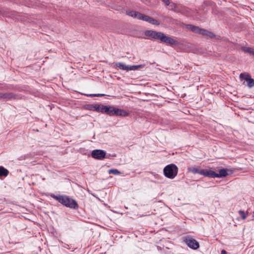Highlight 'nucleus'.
Segmentation results:
<instances>
[{
	"label": "nucleus",
	"mask_w": 254,
	"mask_h": 254,
	"mask_svg": "<svg viewBox=\"0 0 254 254\" xmlns=\"http://www.w3.org/2000/svg\"><path fill=\"white\" fill-rule=\"evenodd\" d=\"M144 65L143 64H139V65H129L128 66V71L129 70H138L139 68L144 67Z\"/></svg>",
	"instance_id": "6ab92c4d"
},
{
	"label": "nucleus",
	"mask_w": 254,
	"mask_h": 254,
	"mask_svg": "<svg viewBox=\"0 0 254 254\" xmlns=\"http://www.w3.org/2000/svg\"><path fill=\"white\" fill-rule=\"evenodd\" d=\"M169 5H170L171 10H173L175 11H179L178 7L174 3H172Z\"/></svg>",
	"instance_id": "5701e85b"
},
{
	"label": "nucleus",
	"mask_w": 254,
	"mask_h": 254,
	"mask_svg": "<svg viewBox=\"0 0 254 254\" xmlns=\"http://www.w3.org/2000/svg\"><path fill=\"white\" fill-rule=\"evenodd\" d=\"M139 15V17H138V19H141L145 21H147L148 22H150V19L151 18V17L143 14L142 13L138 14Z\"/></svg>",
	"instance_id": "dca6fc26"
},
{
	"label": "nucleus",
	"mask_w": 254,
	"mask_h": 254,
	"mask_svg": "<svg viewBox=\"0 0 254 254\" xmlns=\"http://www.w3.org/2000/svg\"><path fill=\"white\" fill-rule=\"evenodd\" d=\"M240 78L244 79L247 82V86L251 88L254 87V79L251 78V76L248 73H241L240 75Z\"/></svg>",
	"instance_id": "423d86ee"
},
{
	"label": "nucleus",
	"mask_w": 254,
	"mask_h": 254,
	"mask_svg": "<svg viewBox=\"0 0 254 254\" xmlns=\"http://www.w3.org/2000/svg\"><path fill=\"white\" fill-rule=\"evenodd\" d=\"M90 105H88V106L89 107L88 108V109H89V110H90V108H92V107H91V106H90Z\"/></svg>",
	"instance_id": "7c9ffc66"
},
{
	"label": "nucleus",
	"mask_w": 254,
	"mask_h": 254,
	"mask_svg": "<svg viewBox=\"0 0 254 254\" xmlns=\"http://www.w3.org/2000/svg\"><path fill=\"white\" fill-rule=\"evenodd\" d=\"M184 242L188 247L193 250H196L199 247V243L190 237H186L184 239Z\"/></svg>",
	"instance_id": "39448f33"
},
{
	"label": "nucleus",
	"mask_w": 254,
	"mask_h": 254,
	"mask_svg": "<svg viewBox=\"0 0 254 254\" xmlns=\"http://www.w3.org/2000/svg\"><path fill=\"white\" fill-rule=\"evenodd\" d=\"M106 152L100 149L94 150L92 151L91 156L93 158L98 160H102L105 158Z\"/></svg>",
	"instance_id": "0eeeda50"
},
{
	"label": "nucleus",
	"mask_w": 254,
	"mask_h": 254,
	"mask_svg": "<svg viewBox=\"0 0 254 254\" xmlns=\"http://www.w3.org/2000/svg\"><path fill=\"white\" fill-rule=\"evenodd\" d=\"M100 106L101 105L98 104L91 105L90 106L92 107V108H90V110L99 112Z\"/></svg>",
	"instance_id": "412c9836"
},
{
	"label": "nucleus",
	"mask_w": 254,
	"mask_h": 254,
	"mask_svg": "<svg viewBox=\"0 0 254 254\" xmlns=\"http://www.w3.org/2000/svg\"><path fill=\"white\" fill-rule=\"evenodd\" d=\"M241 49L245 53H249L251 55L254 56V48L247 47H242L241 48Z\"/></svg>",
	"instance_id": "2eb2a0df"
},
{
	"label": "nucleus",
	"mask_w": 254,
	"mask_h": 254,
	"mask_svg": "<svg viewBox=\"0 0 254 254\" xmlns=\"http://www.w3.org/2000/svg\"><path fill=\"white\" fill-rule=\"evenodd\" d=\"M161 42L170 45H173L177 43V41L175 39L170 37L166 36L164 34L163 35Z\"/></svg>",
	"instance_id": "1a4fd4ad"
},
{
	"label": "nucleus",
	"mask_w": 254,
	"mask_h": 254,
	"mask_svg": "<svg viewBox=\"0 0 254 254\" xmlns=\"http://www.w3.org/2000/svg\"><path fill=\"white\" fill-rule=\"evenodd\" d=\"M201 169L200 167H190L188 168L189 172H191L194 174H201Z\"/></svg>",
	"instance_id": "4468645a"
},
{
	"label": "nucleus",
	"mask_w": 254,
	"mask_h": 254,
	"mask_svg": "<svg viewBox=\"0 0 254 254\" xmlns=\"http://www.w3.org/2000/svg\"><path fill=\"white\" fill-rule=\"evenodd\" d=\"M115 65L121 69L128 71L129 65H126L123 63H116Z\"/></svg>",
	"instance_id": "ddd939ff"
},
{
	"label": "nucleus",
	"mask_w": 254,
	"mask_h": 254,
	"mask_svg": "<svg viewBox=\"0 0 254 254\" xmlns=\"http://www.w3.org/2000/svg\"><path fill=\"white\" fill-rule=\"evenodd\" d=\"M149 23L155 25H159L160 24L159 22L157 20H156L152 17Z\"/></svg>",
	"instance_id": "393cba45"
},
{
	"label": "nucleus",
	"mask_w": 254,
	"mask_h": 254,
	"mask_svg": "<svg viewBox=\"0 0 254 254\" xmlns=\"http://www.w3.org/2000/svg\"><path fill=\"white\" fill-rule=\"evenodd\" d=\"M228 169H222L219 171V173H216L214 172V178H222L226 177L228 173L227 172Z\"/></svg>",
	"instance_id": "9d476101"
},
{
	"label": "nucleus",
	"mask_w": 254,
	"mask_h": 254,
	"mask_svg": "<svg viewBox=\"0 0 254 254\" xmlns=\"http://www.w3.org/2000/svg\"><path fill=\"white\" fill-rule=\"evenodd\" d=\"M239 213L241 216L243 220L247 218V215L246 214L244 211L240 210L239 211Z\"/></svg>",
	"instance_id": "a878e982"
},
{
	"label": "nucleus",
	"mask_w": 254,
	"mask_h": 254,
	"mask_svg": "<svg viewBox=\"0 0 254 254\" xmlns=\"http://www.w3.org/2000/svg\"><path fill=\"white\" fill-rule=\"evenodd\" d=\"M8 171L2 166H0V177H6L8 174Z\"/></svg>",
	"instance_id": "f3484780"
},
{
	"label": "nucleus",
	"mask_w": 254,
	"mask_h": 254,
	"mask_svg": "<svg viewBox=\"0 0 254 254\" xmlns=\"http://www.w3.org/2000/svg\"><path fill=\"white\" fill-rule=\"evenodd\" d=\"M186 27L194 33L206 36L210 38H213L215 36L212 32L208 31L204 29L199 28L196 26L191 24H187L186 25Z\"/></svg>",
	"instance_id": "f03ea898"
},
{
	"label": "nucleus",
	"mask_w": 254,
	"mask_h": 254,
	"mask_svg": "<svg viewBox=\"0 0 254 254\" xmlns=\"http://www.w3.org/2000/svg\"><path fill=\"white\" fill-rule=\"evenodd\" d=\"M2 99V93H0V100Z\"/></svg>",
	"instance_id": "c756f323"
},
{
	"label": "nucleus",
	"mask_w": 254,
	"mask_h": 254,
	"mask_svg": "<svg viewBox=\"0 0 254 254\" xmlns=\"http://www.w3.org/2000/svg\"><path fill=\"white\" fill-rule=\"evenodd\" d=\"M221 253L222 254H227V253L225 250H222Z\"/></svg>",
	"instance_id": "c85d7f7f"
},
{
	"label": "nucleus",
	"mask_w": 254,
	"mask_h": 254,
	"mask_svg": "<svg viewBox=\"0 0 254 254\" xmlns=\"http://www.w3.org/2000/svg\"><path fill=\"white\" fill-rule=\"evenodd\" d=\"M108 173L110 174H113L114 175H118L122 174V173L116 169H110L108 171Z\"/></svg>",
	"instance_id": "aec40b11"
},
{
	"label": "nucleus",
	"mask_w": 254,
	"mask_h": 254,
	"mask_svg": "<svg viewBox=\"0 0 254 254\" xmlns=\"http://www.w3.org/2000/svg\"><path fill=\"white\" fill-rule=\"evenodd\" d=\"M107 109V106L101 105L99 112H101L102 113H106V112L108 110Z\"/></svg>",
	"instance_id": "4be33fe9"
},
{
	"label": "nucleus",
	"mask_w": 254,
	"mask_h": 254,
	"mask_svg": "<svg viewBox=\"0 0 254 254\" xmlns=\"http://www.w3.org/2000/svg\"><path fill=\"white\" fill-rule=\"evenodd\" d=\"M15 98V95L12 93H2V99L11 100Z\"/></svg>",
	"instance_id": "f8f14e48"
},
{
	"label": "nucleus",
	"mask_w": 254,
	"mask_h": 254,
	"mask_svg": "<svg viewBox=\"0 0 254 254\" xmlns=\"http://www.w3.org/2000/svg\"><path fill=\"white\" fill-rule=\"evenodd\" d=\"M200 175H203L206 177H208L212 178H214L215 176L214 171L207 169H202Z\"/></svg>",
	"instance_id": "9b49d317"
},
{
	"label": "nucleus",
	"mask_w": 254,
	"mask_h": 254,
	"mask_svg": "<svg viewBox=\"0 0 254 254\" xmlns=\"http://www.w3.org/2000/svg\"><path fill=\"white\" fill-rule=\"evenodd\" d=\"M162 1L166 5H169L170 4L169 0H162Z\"/></svg>",
	"instance_id": "cd10ccee"
},
{
	"label": "nucleus",
	"mask_w": 254,
	"mask_h": 254,
	"mask_svg": "<svg viewBox=\"0 0 254 254\" xmlns=\"http://www.w3.org/2000/svg\"><path fill=\"white\" fill-rule=\"evenodd\" d=\"M50 196L66 207L73 209L78 208V204L76 201L70 199L67 196L61 195H56L54 194H51Z\"/></svg>",
	"instance_id": "f257e3e1"
},
{
	"label": "nucleus",
	"mask_w": 254,
	"mask_h": 254,
	"mask_svg": "<svg viewBox=\"0 0 254 254\" xmlns=\"http://www.w3.org/2000/svg\"><path fill=\"white\" fill-rule=\"evenodd\" d=\"M87 96L90 97H101L103 96L104 95L102 94H88L86 95Z\"/></svg>",
	"instance_id": "bb28decb"
},
{
	"label": "nucleus",
	"mask_w": 254,
	"mask_h": 254,
	"mask_svg": "<svg viewBox=\"0 0 254 254\" xmlns=\"http://www.w3.org/2000/svg\"><path fill=\"white\" fill-rule=\"evenodd\" d=\"M112 107H113V106H107L108 110L106 112V114H107V115H108L110 116H113Z\"/></svg>",
	"instance_id": "b1692460"
},
{
	"label": "nucleus",
	"mask_w": 254,
	"mask_h": 254,
	"mask_svg": "<svg viewBox=\"0 0 254 254\" xmlns=\"http://www.w3.org/2000/svg\"><path fill=\"white\" fill-rule=\"evenodd\" d=\"M178 171V167L174 164L166 166L163 170L165 176L171 179H174L177 175Z\"/></svg>",
	"instance_id": "7ed1b4c3"
},
{
	"label": "nucleus",
	"mask_w": 254,
	"mask_h": 254,
	"mask_svg": "<svg viewBox=\"0 0 254 254\" xmlns=\"http://www.w3.org/2000/svg\"><path fill=\"white\" fill-rule=\"evenodd\" d=\"M164 33L161 32H157L154 30H146L145 32V35L149 38L155 40H160L161 41Z\"/></svg>",
	"instance_id": "20e7f679"
},
{
	"label": "nucleus",
	"mask_w": 254,
	"mask_h": 254,
	"mask_svg": "<svg viewBox=\"0 0 254 254\" xmlns=\"http://www.w3.org/2000/svg\"><path fill=\"white\" fill-rule=\"evenodd\" d=\"M113 116L127 117L128 115V113L124 110L119 109L113 106L112 107Z\"/></svg>",
	"instance_id": "6e6552de"
},
{
	"label": "nucleus",
	"mask_w": 254,
	"mask_h": 254,
	"mask_svg": "<svg viewBox=\"0 0 254 254\" xmlns=\"http://www.w3.org/2000/svg\"><path fill=\"white\" fill-rule=\"evenodd\" d=\"M127 14L130 16L131 17H135L138 19V17H139V15L138 14H140V12H136L133 10H127Z\"/></svg>",
	"instance_id": "a211bd4d"
}]
</instances>
